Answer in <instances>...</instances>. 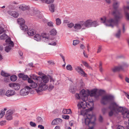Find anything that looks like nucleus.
I'll list each match as a JSON object with an SVG mask.
<instances>
[{
  "mask_svg": "<svg viewBox=\"0 0 129 129\" xmlns=\"http://www.w3.org/2000/svg\"><path fill=\"white\" fill-rule=\"evenodd\" d=\"M120 2L117 1L114 2L113 5L114 8L115 10L112 12V14L114 16V19L110 18L107 19L105 16H103L101 18V22L104 24V25L108 26L113 28L115 26L118 24V20L120 18V14L117 9L118 7Z\"/></svg>",
  "mask_w": 129,
  "mask_h": 129,
  "instance_id": "nucleus-1",
  "label": "nucleus"
},
{
  "mask_svg": "<svg viewBox=\"0 0 129 129\" xmlns=\"http://www.w3.org/2000/svg\"><path fill=\"white\" fill-rule=\"evenodd\" d=\"M98 89H94L91 91L88 90H86L84 89H82L80 92V94L82 96V99L83 100H88V96L90 95L91 96H94L95 97H98L99 95H97Z\"/></svg>",
  "mask_w": 129,
  "mask_h": 129,
  "instance_id": "nucleus-2",
  "label": "nucleus"
},
{
  "mask_svg": "<svg viewBox=\"0 0 129 129\" xmlns=\"http://www.w3.org/2000/svg\"><path fill=\"white\" fill-rule=\"evenodd\" d=\"M55 81L53 79V78H51L50 79V83L48 86L44 84L42 85H40L39 88L36 89V90L38 93L41 92L43 90L47 89L49 91L51 90L54 87V84Z\"/></svg>",
  "mask_w": 129,
  "mask_h": 129,
  "instance_id": "nucleus-3",
  "label": "nucleus"
},
{
  "mask_svg": "<svg viewBox=\"0 0 129 129\" xmlns=\"http://www.w3.org/2000/svg\"><path fill=\"white\" fill-rule=\"evenodd\" d=\"M109 108L111 109L116 113L121 112L122 114L126 112L127 109L123 107L119 106L115 102H112L111 103Z\"/></svg>",
  "mask_w": 129,
  "mask_h": 129,
  "instance_id": "nucleus-4",
  "label": "nucleus"
},
{
  "mask_svg": "<svg viewBox=\"0 0 129 129\" xmlns=\"http://www.w3.org/2000/svg\"><path fill=\"white\" fill-rule=\"evenodd\" d=\"M83 102H79L77 106L79 109H85L86 107H89L90 105H93V103L92 102V101H89V100H83Z\"/></svg>",
  "mask_w": 129,
  "mask_h": 129,
  "instance_id": "nucleus-5",
  "label": "nucleus"
},
{
  "mask_svg": "<svg viewBox=\"0 0 129 129\" xmlns=\"http://www.w3.org/2000/svg\"><path fill=\"white\" fill-rule=\"evenodd\" d=\"M35 78L33 79H35L37 80H38V83L39 84V88L40 85L42 84V85H46V83H47L49 80V78L46 76H43L42 78H40L39 77H37V76H35Z\"/></svg>",
  "mask_w": 129,
  "mask_h": 129,
  "instance_id": "nucleus-6",
  "label": "nucleus"
},
{
  "mask_svg": "<svg viewBox=\"0 0 129 129\" xmlns=\"http://www.w3.org/2000/svg\"><path fill=\"white\" fill-rule=\"evenodd\" d=\"M96 120L95 116L92 114L91 115L88 114L87 115V118L84 120L85 124L86 125H88L89 123L93 124L94 123Z\"/></svg>",
  "mask_w": 129,
  "mask_h": 129,
  "instance_id": "nucleus-7",
  "label": "nucleus"
},
{
  "mask_svg": "<svg viewBox=\"0 0 129 129\" xmlns=\"http://www.w3.org/2000/svg\"><path fill=\"white\" fill-rule=\"evenodd\" d=\"M74 28L75 30L80 29L82 30L86 29L87 28L86 21H81L75 24Z\"/></svg>",
  "mask_w": 129,
  "mask_h": 129,
  "instance_id": "nucleus-8",
  "label": "nucleus"
},
{
  "mask_svg": "<svg viewBox=\"0 0 129 129\" xmlns=\"http://www.w3.org/2000/svg\"><path fill=\"white\" fill-rule=\"evenodd\" d=\"M113 97L110 95H106L103 96L101 102L102 104L105 105L113 100Z\"/></svg>",
  "mask_w": 129,
  "mask_h": 129,
  "instance_id": "nucleus-9",
  "label": "nucleus"
},
{
  "mask_svg": "<svg viewBox=\"0 0 129 129\" xmlns=\"http://www.w3.org/2000/svg\"><path fill=\"white\" fill-rule=\"evenodd\" d=\"M86 21L87 28L92 27H96L98 25L97 21H92V20L89 19L87 20Z\"/></svg>",
  "mask_w": 129,
  "mask_h": 129,
  "instance_id": "nucleus-10",
  "label": "nucleus"
},
{
  "mask_svg": "<svg viewBox=\"0 0 129 129\" xmlns=\"http://www.w3.org/2000/svg\"><path fill=\"white\" fill-rule=\"evenodd\" d=\"M128 65L126 63H124L121 66L116 67L112 69V71L114 72H116L120 71L123 70V69L127 67Z\"/></svg>",
  "mask_w": 129,
  "mask_h": 129,
  "instance_id": "nucleus-11",
  "label": "nucleus"
},
{
  "mask_svg": "<svg viewBox=\"0 0 129 129\" xmlns=\"http://www.w3.org/2000/svg\"><path fill=\"white\" fill-rule=\"evenodd\" d=\"M31 88L28 86H26L24 88L20 90V94L23 96L27 95L28 94Z\"/></svg>",
  "mask_w": 129,
  "mask_h": 129,
  "instance_id": "nucleus-12",
  "label": "nucleus"
},
{
  "mask_svg": "<svg viewBox=\"0 0 129 129\" xmlns=\"http://www.w3.org/2000/svg\"><path fill=\"white\" fill-rule=\"evenodd\" d=\"M28 10L27 13L29 16H33L35 15H38L39 14V12L37 10L33 8H30L29 7V9H28Z\"/></svg>",
  "mask_w": 129,
  "mask_h": 129,
  "instance_id": "nucleus-13",
  "label": "nucleus"
},
{
  "mask_svg": "<svg viewBox=\"0 0 129 129\" xmlns=\"http://www.w3.org/2000/svg\"><path fill=\"white\" fill-rule=\"evenodd\" d=\"M74 68L75 70L81 76L85 77L87 76V74L80 67L75 66L74 67Z\"/></svg>",
  "mask_w": 129,
  "mask_h": 129,
  "instance_id": "nucleus-14",
  "label": "nucleus"
},
{
  "mask_svg": "<svg viewBox=\"0 0 129 129\" xmlns=\"http://www.w3.org/2000/svg\"><path fill=\"white\" fill-rule=\"evenodd\" d=\"M9 86L15 90H18L20 88V85L17 83H12L9 84Z\"/></svg>",
  "mask_w": 129,
  "mask_h": 129,
  "instance_id": "nucleus-15",
  "label": "nucleus"
},
{
  "mask_svg": "<svg viewBox=\"0 0 129 129\" xmlns=\"http://www.w3.org/2000/svg\"><path fill=\"white\" fill-rule=\"evenodd\" d=\"M18 8L20 10L24 11L29 9V6L26 5L24 4H22L19 6Z\"/></svg>",
  "mask_w": 129,
  "mask_h": 129,
  "instance_id": "nucleus-16",
  "label": "nucleus"
},
{
  "mask_svg": "<svg viewBox=\"0 0 129 129\" xmlns=\"http://www.w3.org/2000/svg\"><path fill=\"white\" fill-rule=\"evenodd\" d=\"M15 93V92L14 90L10 89L6 92L5 95L8 97H10L14 95Z\"/></svg>",
  "mask_w": 129,
  "mask_h": 129,
  "instance_id": "nucleus-17",
  "label": "nucleus"
},
{
  "mask_svg": "<svg viewBox=\"0 0 129 129\" xmlns=\"http://www.w3.org/2000/svg\"><path fill=\"white\" fill-rule=\"evenodd\" d=\"M8 13L10 15L15 18H17L19 15L18 13L14 11H8Z\"/></svg>",
  "mask_w": 129,
  "mask_h": 129,
  "instance_id": "nucleus-18",
  "label": "nucleus"
},
{
  "mask_svg": "<svg viewBox=\"0 0 129 129\" xmlns=\"http://www.w3.org/2000/svg\"><path fill=\"white\" fill-rule=\"evenodd\" d=\"M12 113L10 110L7 111V113L6 115V119L8 120H12Z\"/></svg>",
  "mask_w": 129,
  "mask_h": 129,
  "instance_id": "nucleus-19",
  "label": "nucleus"
},
{
  "mask_svg": "<svg viewBox=\"0 0 129 129\" xmlns=\"http://www.w3.org/2000/svg\"><path fill=\"white\" fill-rule=\"evenodd\" d=\"M41 36L45 42L48 41L49 40V34L46 33H42Z\"/></svg>",
  "mask_w": 129,
  "mask_h": 129,
  "instance_id": "nucleus-20",
  "label": "nucleus"
},
{
  "mask_svg": "<svg viewBox=\"0 0 129 129\" xmlns=\"http://www.w3.org/2000/svg\"><path fill=\"white\" fill-rule=\"evenodd\" d=\"M62 122V120L60 118H57L54 119L52 122V124L53 125L58 124Z\"/></svg>",
  "mask_w": 129,
  "mask_h": 129,
  "instance_id": "nucleus-21",
  "label": "nucleus"
},
{
  "mask_svg": "<svg viewBox=\"0 0 129 129\" xmlns=\"http://www.w3.org/2000/svg\"><path fill=\"white\" fill-rule=\"evenodd\" d=\"M18 77L20 78H22L23 80H26L28 78V76L27 75H25L24 74L20 73L18 74Z\"/></svg>",
  "mask_w": 129,
  "mask_h": 129,
  "instance_id": "nucleus-22",
  "label": "nucleus"
},
{
  "mask_svg": "<svg viewBox=\"0 0 129 129\" xmlns=\"http://www.w3.org/2000/svg\"><path fill=\"white\" fill-rule=\"evenodd\" d=\"M34 39L37 41H40L41 39V36L39 34H37L34 36Z\"/></svg>",
  "mask_w": 129,
  "mask_h": 129,
  "instance_id": "nucleus-23",
  "label": "nucleus"
},
{
  "mask_svg": "<svg viewBox=\"0 0 129 129\" xmlns=\"http://www.w3.org/2000/svg\"><path fill=\"white\" fill-rule=\"evenodd\" d=\"M49 10L51 12H54L55 6L53 4H51L49 5Z\"/></svg>",
  "mask_w": 129,
  "mask_h": 129,
  "instance_id": "nucleus-24",
  "label": "nucleus"
},
{
  "mask_svg": "<svg viewBox=\"0 0 129 129\" xmlns=\"http://www.w3.org/2000/svg\"><path fill=\"white\" fill-rule=\"evenodd\" d=\"M35 33V31L34 29H28L27 32L28 35L30 36L33 35Z\"/></svg>",
  "mask_w": 129,
  "mask_h": 129,
  "instance_id": "nucleus-25",
  "label": "nucleus"
},
{
  "mask_svg": "<svg viewBox=\"0 0 129 129\" xmlns=\"http://www.w3.org/2000/svg\"><path fill=\"white\" fill-rule=\"evenodd\" d=\"M21 29L25 31L27 30L28 27L27 25H25L24 23L20 25Z\"/></svg>",
  "mask_w": 129,
  "mask_h": 129,
  "instance_id": "nucleus-26",
  "label": "nucleus"
},
{
  "mask_svg": "<svg viewBox=\"0 0 129 129\" xmlns=\"http://www.w3.org/2000/svg\"><path fill=\"white\" fill-rule=\"evenodd\" d=\"M18 23L21 25L22 24L25 23V20L22 18H19L17 19Z\"/></svg>",
  "mask_w": 129,
  "mask_h": 129,
  "instance_id": "nucleus-27",
  "label": "nucleus"
},
{
  "mask_svg": "<svg viewBox=\"0 0 129 129\" xmlns=\"http://www.w3.org/2000/svg\"><path fill=\"white\" fill-rule=\"evenodd\" d=\"M62 112L65 114H69L71 113L72 112L70 109H64L62 111Z\"/></svg>",
  "mask_w": 129,
  "mask_h": 129,
  "instance_id": "nucleus-28",
  "label": "nucleus"
},
{
  "mask_svg": "<svg viewBox=\"0 0 129 129\" xmlns=\"http://www.w3.org/2000/svg\"><path fill=\"white\" fill-rule=\"evenodd\" d=\"M1 75L2 76L5 77H8L10 76L9 74L5 72V71H2L1 72Z\"/></svg>",
  "mask_w": 129,
  "mask_h": 129,
  "instance_id": "nucleus-29",
  "label": "nucleus"
},
{
  "mask_svg": "<svg viewBox=\"0 0 129 129\" xmlns=\"http://www.w3.org/2000/svg\"><path fill=\"white\" fill-rule=\"evenodd\" d=\"M13 47V46H12V45H9L5 47V50L6 52H8L10 50L12 47Z\"/></svg>",
  "mask_w": 129,
  "mask_h": 129,
  "instance_id": "nucleus-30",
  "label": "nucleus"
},
{
  "mask_svg": "<svg viewBox=\"0 0 129 129\" xmlns=\"http://www.w3.org/2000/svg\"><path fill=\"white\" fill-rule=\"evenodd\" d=\"M6 42L9 45H12L14 46V43L13 42L11 41L10 38H8L6 40Z\"/></svg>",
  "mask_w": 129,
  "mask_h": 129,
  "instance_id": "nucleus-31",
  "label": "nucleus"
},
{
  "mask_svg": "<svg viewBox=\"0 0 129 129\" xmlns=\"http://www.w3.org/2000/svg\"><path fill=\"white\" fill-rule=\"evenodd\" d=\"M6 92L5 89H0V96L3 97L5 95Z\"/></svg>",
  "mask_w": 129,
  "mask_h": 129,
  "instance_id": "nucleus-32",
  "label": "nucleus"
},
{
  "mask_svg": "<svg viewBox=\"0 0 129 129\" xmlns=\"http://www.w3.org/2000/svg\"><path fill=\"white\" fill-rule=\"evenodd\" d=\"M50 33V35L52 36H55L57 32L55 29H53L51 30Z\"/></svg>",
  "mask_w": 129,
  "mask_h": 129,
  "instance_id": "nucleus-33",
  "label": "nucleus"
},
{
  "mask_svg": "<svg viewBox=\"0 0 129 129\" xmlns=\"http://www.w3.org/2000/svg\"><path fill=\"white\" fill-rule=\"evenodd\" d=\"M10 79L11 81H15L17 80V77L16 75H13L10 77Z\"/></svg>",
  "mask_w": 129,
  "mask_h": 129,
  "instance_id": "nucleus-34",
  "label": "nucleus"
},
{
  "mask_svg": "<svg viewBox=\"0 0 129 129\" xmlns=\"http://www.w3.org/2000/svg\"><path fill=\"white\" fill-rule=\"evenodd\" d=\"M8 36L5 34H4L2 35L0 37V39L1 40H5L7 38Z\"/></svg>",
  "mask_w": 129,
  "mask_h": 129,
  "instance_id": "nucleus-35",
  "label": "nucleus"
},
{
  "mask_svg": "<svg viewBox=\"0 0 129 129\" xmlns=\"http://www.w3.org/2000/svg\"><path fill=\"white\" fill-rule=\"evenodd\" d=\"M29 85L32 88H35L38 86L37 83L34 82L30 84Z\"/></svg>",
  "mask_w": 129,
  "mask_h": 129,
  "instance_id": "nucleus-36",
  "label": "nucleus"
},
{
  "mask_svg": "<svg viewBox=\"0 0 129 129\" xmlns=\"http://www.w3.org/2000/svg\"><path fill=\"white\" fill-rule=\"evenodd\" d=\"M66 68L67 70L70 71H72L73 70L72 67L70 64L66 66Z\"/></svg>",
  "mask_w": 129,
  "mask_h": 129,
  "instance_id": "nucleus-37",
  "label": "nucleus"
},
{
  "mask_svg": "<svg viewBox=\"0 0 129 129\" xmlns=\"http://www.w3.org/2000/svg\"><path fill=\"white\" fill-rule=\"evenodd\" d=\"M127 6H124L123 7V9L125 11L126 10H129V2H127Z\"/></svg>",
  "mask_w": 129,
  "mask_h": 129,
  "instance_id": "nucleus-38",
  "label": "nucleus"
},
{
  "mask_svg": "<svg viewBox=\"0 0 129 129\" xmlns=\"http://www.w3.org/2000/svg\"><path fill=\"white\" fill-rule=\"evenodd\" d=\"M55 21L56 25H59L61 24V20L59 18H57L56 19Z\"/></svg>",
  "mask_w": 129,
  "mask_h": 129,
  "instance_id": "nucleus-39",
  "label": "nucleus"
},
{
  "mask_svg": "<svg viewBox=\"0 0 129 129\" xmlns=\"http://www.w3.org/2000/svg\"><path fill=\"white\" fill-rule=\"evenodd\" d=\"M69 90L70 92L72 93H74L75 92V89L74 88L73 86H71L69 89Z\"/></svg>",
  "mask_w": 129,
  "mask_h": 129,
  "instance_id": "nucleus-40",
  "label": "nucleus"
},
{
  "mask_svg": "<svg viewBox=\"0 0 129 129\" xmlns=\"http://www.w3.org/2000/svg\"><path fill=\"white\" fill-rule=\"evenodd\" d=\"M75 96L76 98L77 99H80L81 98H82V96L81 95L79 94V95L78 93H76L75 95Z\"/></svg>",
  "mask_w": 129,
  "mask_h": 129,
  "instance_id": "nucleus-41",
  "label": "nucleus"
},
{
  "mask_svg": "<svg viewBox=\"0 0 129 129\" xmlns=\"http://www.w3.org/2000/svg\"><path fill=\"white\" fill-rule=\"evenodd\" d=\"M124 115L126 116V117L127 118H129V111H127V109L126 112L124 113L123 114Z\"/></svg>",
  "mask_w": 129,
  "mask_h": 129,
  "instance_id": "nucleus-42",
  "label": "nucleus"
},
{
  "mask_svg": "<svg viewBox=\"0 0 129 129\" xmlns=\"http://www.w3.org/2000/svg\"><path fill=\"white\" fill-rule=\"evenodd\" d=\"M79 41L78 40H74L73 41V44L74 45H76L79 44Z\"/></svg>",
  "mask_w": 129,
  "mask_h": 129,
  "instance_id": "nucleus-43",
  "label": "nucleus"
},
{
  "mask_svg": "<svg viewBox=\"0 0 129 129\" xmlns=\"http://www.w3.org/2000/svg\"><path fill=\"white\" fill-rule=\"evenodd\" d=\"M102 63L101 62H100L99 66V69L100 71L102 72L103 71V69L102 67Z\"/></svg>",
  "mask_w": 129,
  "mask_h": 129,
  "instance_id": "nucleus-44",
  "label": "nucleus"
},
{
  "mask_svg": "<svg viewBox=\"0 0 129 129\" xmlns=\"http://www.w3.org/2000/svg\"><path fill=\"white\" fill-rule=\"evenodd\" d=\"M120 35V30L119 29L118 30L117 33L116 34V37L118 38L119 37Z\"/></svg>",
  "mask_w": 129,
  "mask_h": 129,
  "instance_id": "nucleus-45",
  "label": "nucleus"
},
{
  "mask_svg": "<svg viewBox=\"0 0 129 129\" xmlns=\"http://www.w3.org/2000/svg\"><path fill=\"white\" fill-rule=\"evenodd\" d=\"M74 24L73 23H71L67 24L68 27L69 28H72L73 26H74Z\"/></svg>",
  "mask_w": 129,
  "mask_h": 129,
  "instance_id": "nucleus-46",
  "label": "nucleus"
},
{
  "mask_svg": "<svg viewBox=\"0 0 129 129\" xmlns=\"http://www.w3.org/2000/svg\"><path fill=\"white\" fill-rule=\"evenodd\" d=\"M30 126L32 127H35L36 126V123L32 121L30 122Z\"/></svg>",
  "mask_w": 129,
  "mask_h": 129,
  "instance_id": "nucleus-47",
  "label": "nucleus"
},
{
  "mask_svg": "<svg viewBox=\"0 0 129 129\" xmlns=\"http://www.w3.org/2000/svg\"><path fill=\"white\" fill-rule=\"evenodd\" d=\"M111 110L108 113L109 115V116H112L113 114V112L112 110L111 109Z\"/></svg>",
  "mask_w": 129,
  "mask_h": 129,
  "instance_id": "nucleus-48",
  "label": "nucleus"
},
{
  "mask_svg": "<svg viewBox=\"0 0 129 129\" xmlns=\"http://www.w3.org/2000/svg\"><path fill=\"white\" fill-rule=\"evenodd\" d=\"M47 24L49 26L53 27V23L52 21L48 22Z\"/></svg>",
  "mask_w": 129,
  "mask_h": 129,
  "instance_id": "nucleus-49",
  "label": "nucleus"
},
{
  "mask_svg": "<svg viewBox=\"0 0 129 129\" xmlns=\"http://www.w3.org/2000/svg\"><path fill=\"white\" fill-rule=\"evenodd\" d=\"M59 55L63 59V62L65 63V58L64 56H63V55L61 53Z\"/></svg>",
  "mask_w": 129,
  "mask_h": 129,
  "instance_id": "nucleus-50",
  "label": "nucleus"
},
{
  "mask_svg": "<svg viewBox=\"0 0 129 129\" xmlns=\"http://www.w3.org/2000/svg\"><path fill=\"white\" fill-rule=\"evenodd\" d=\"M82 62L84 65L86 67H87L89 65L86 62L84 61H82Z\"/></svg>",
  "mask_w": 129,
  "mask_h": 129,
  "instance_id": "nucleus-51",
  "label": "nucleus"
},
{
  "mask_svg": "<svg viewBox=\"0 0 129 129\" xmlns=\"http://www.w3.org/2000/svg\"><path fill=\"white\" fill-rule=\"evenodd\" d=\"M6 121H2L0 122V125L2 126L5 124L6 123Z\"/></svg>",
  "mask_w": 129,
  "mask_h": 129,
  "instance_id": "nucleus-52",
  "label": "nucleus"
},
{
  "mask_svg": "<svg viewBox=\"0 0 129 129\" xmlns=\"http://www.w3.org/2000/svg\"><path fill=\"white\" fill-rule=\"evenodd\" d=\"M54 0H47L46 2V3L47 4H50L51 3H53Z\"/></svg>",
  "mask_w": 129,
  "mask_h": 129,
  "instance_id": "nucleus-53",
  "label": "nucleus"
},
{
  "mask_svg": "<svg viewBox=\"0 0 129 129\" xmlns=\"http://www.w3.org/2000/svg\"><path fill=\"white\" fill-rule=\"evenodd\" d=\"M63 118L65 119H68L69 118V117L68 115H64L63 116Z\"/></svg>",
  "mask_w": 129,
  "mask_h": 129,
  "instance_id": "nucleus-54",
  "label": "nucleus"
},
{
  "mask_svg": "<svg viewBox=\"0 0 129 129\" xmlns=\"http://www.w3.org/2000/svg\"><path fill=\"white\" fill-rule=\"evenodd\" d=\"M4 31V28L2 27H0V34H2Z\"/></svg>",
  "mask_w": 129,
  "mask_h": 129,
  "instance_id": "nucleus-55",
  "label": "nucleus"
},
{
  "mask_svg": "<svg viewBox=\"0 0 129 129\" xmlns=\"http://www.w3.org/2000/svg\"><path fill=\"white\" fill-rule=\"evenodd\" d=\"M125 16L126 18L128 20H129V14L127 12H125Z\"/></svg>",
  "mask_w": 129,
  "mask_h": 129,
  "instance_id": "nucleus-56",
  "label": "nucleus"
},
{
  "mask_svg": "<svg viewBox=\"0 0 129 129\" xmlns=\"http://www.w3.org/2000/svg\"><path fill=\"white\" fill-rule=\"evenodd\" d=\"M37 119L39 122H41L42 121V119L41 117H38L37 118Z\"/></svg>",
  "mask_w": 129,
  "mask_h": 129,
  "instance_id": "nucleus-57",
  "label": "nucleus"
},
{
  "mask_svg": "<svg viewBox=\"0 0 129 129\" xmlns=\"http://www.w3.org/2000/svg\"><path fill=\"white\" fill-rule=\"evenodd\" d=\"M102 50L101 47L100 46H99L98 48V51H97V53H99L101 52V51Z\"/></svg>",
  "mask_w": 129,
  "mask_h": 129,
  "instance_id": "nucleus-58",
  "label": "nucleus"
},
{
  "mask_svg": "<svg viewBox=\"0 0 129 129\" xmlns=\"http://www.w3.org/2000/svg\"><path fill=\"white\" fill-rule=\"evenodd\" d=\"M28 82L30 84L33 82V81L30 78H28L27 80Z\"/></svg>",
  "mask_w": 129,
  "mask_h": 129,
  "instance_id": "nucleus-59",
  "label": "nucleus"
},
{
  "mask_svg": "<svg viewBox=\"0 0 129 129\" xmlns=\"http://www.w3.org/2000/svg\"><path fill=\"white\" fill-rule=\"evenodd\" d=\"M103 119L102 116L101 115L100 116L99 118V121L101 122H102L103 121Z\"/></svg>",
  "mask_w": 129,
  "mask_h": 129,
  "instance_id": "nucleus-60",
  "label": "nucleus"
},
{
  "mask_svg": "<svg viewBox=\"0 0 129 129\" xmlns=\"http://www.w3.org/2000/svg\"><path fill=\"white\" fill-rule=\"evenodd\" d=\"M124 94L127 98L129 99V95L125 92H124Z\"/></svg>",
  "mask_w": 129,
  "mask_h": 129,
  "instance_id": "nucleus-61",
  "label": "nucleus"
},
{
  "mask_svg": "<svg viewBox=\"0 0 129 129\" xmlns=\"http://www.w3.org/2000/svg\"><path fill=\"white\" fill-rule=\"evenodd\" d=\"M38 127L41 129H44V127L42 125H38Z\"/></svg>",
  "mask_w": 129,
  "mask_h": 129,
  "instance_id": "nucleus-62",
  "label": "nucleus"
},
{
  "mask_svg": "<svg viewBox=\"0 0 129 129\" xmlns=\"http://www.w3.org/2000/svg\"><path fill=\"white\" fill-rule=\"evenodd\" d=\"M117 129H124V128L123 126L119 125L117 127Z\"/></svg>",
  "mask_w": 129,
  "mask_h": 129,
  "instance_id": "nucleus-63",
  "label": "nucleus"
},
{
  "mask_svg": "<svg viewBox=\"0 0 129 129\" xmlns=\"http://www.w3.org/2000/svg\"><path fill=\"white\" fill-rule=\"evenodd\" d=\"M102 111L103 113L104 114L106 112V109L105 108H103L102 109Z\"/></svg>",
  "mask_w": 129,
  "mask_h": 129,
  "instance_id": "nucleus-64",
  "label": "nucleus"
}]
</instances>
